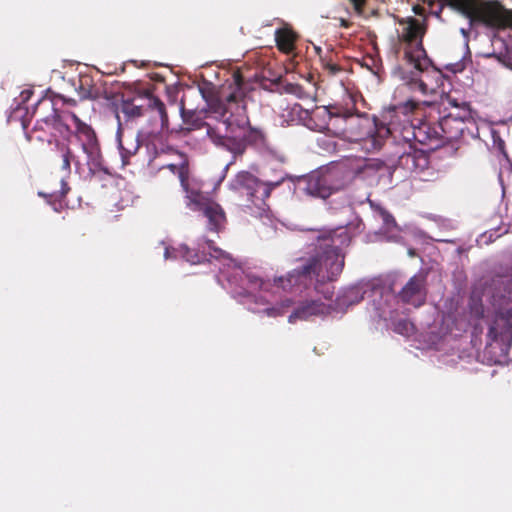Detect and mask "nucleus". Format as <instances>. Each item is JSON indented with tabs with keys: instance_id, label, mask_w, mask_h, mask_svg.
<instances>
[{
	"instance_id": "1",
	"label": "nucleus",
	"mask_w": 512,
	"mask_h": 512,
	"mask_svg": "<svg viewBox=\"0 0 512 512\" xmlns=\"http://www.w3.org/2000/svg\"><path fill=\"white\" fill-rule=\"evenodd\" d=\"M351 234L346 227L324 230L316 242L309 247L307 256L298 259L299 265L285 277L274 280L284 291L295 286H307L315 282V290L326 300L334 295V286L327 285L338 279L345 265L343 249L351 243Z\"/></svg>"
},
{
	"instance_id": "2",
	"label": "nucleus",
	"mask_w": 512,
	"mask_h": 512,
	"mask_svg": "<svg viewBox=\"0 0 512 512\" xmlns=\"http://www.w3.org/2000/svg\"><path fill=\"white\" fill-rule=\"evenodd\" d=\"M424 34H396L390 39V52L404 61L395 74L411 89L423 94L442 84V72L435 68L423 47Z\"/></svg>"
},
{
	"instance_id": "3",
	"label": "nucleus",
	"mask_w": 512,
	"mask_h": 512,
	"mask_svg": "<svg viewBox=\"0 0 512 512\" xmlns=\"http://www.w3.org/2000/svg\"><path fill=\"white\" fill-rule=\"evenodd\" d=\"M71 112L60 111L50 98H42L37 101L33 117L36 118L33 129L27 133V139H35L54 145L59 158V167L66 175L71 173V165L74 164L77 172L82 165L70 147L73 131L70 128Z\"/></svg>"
},
{
	"instance_id": "4",
	"label": "nucleus",
	"mask_w": 512,
	"mask_h": 512,
	"mask_svg": "<svg viewBox=\"0 0 512 512\" xmlns=\"http://www.w3.org/2000/svg\"><path fill=\"white\" fill-rule=\"evenodd\" d=\"M220 116L214 127H208V137L216 146L224 147L237 156L242 155L249 145L262 147L266 144L265 133L252 127L244 112L229 113L224 108Z\"/></svg>"
},
{
	"instance_id": "5",
	"label": "nucleus",
	"mask_w": 512,
	"mask_h": 512,
	"mask_svg": "<svg viewBox=\"0 0 512 512\" xmlns=\"http://www.w3.org/2000/svg\"><path fill=\"white\" fill-rule=\"evenodd\" d=\"M136 98L122 99L116 107L118 131H122L123 125H129L140 117L146 116L150 122V128H142L138 137L147 141V146L156 149V142L169 130V120L165 104L153 95L147 97V106L137 103Z\"/></svg>"
},
{
	"instance_id": "6",
	"label": "nucleus",
	"mask_w": 512,
	"mask_h": 512,
	"mask_svg": "<svg viewBox=\"0 0 512 512\" xmlns=\"http://www.w3.org/2000/svg\"><path fill=\"white\" fill-rule=\"evenodd\" d=\"M439 16L444 6L459 12L473 26H480L494 31L512 30V9L505 7L499 0H438Z\"/></svg>"
},
{
	"instance_id": "7",
	"label": "nucleus",
	"mask_w": 512,
	"mask_h": 512,
	"mask_svg": "<svg viewBox=\"0 0 512 512\" xmlns=\"http://www.w3.org/2000/svg\"><path fill=\"white\" fill-rule=\"evenodd\" d=\"M446 101L449 106L457 111L449 112L438 121L443 145L452 144L454 146V143L460 140L465 141L466 139L474 138L478 128L472 117L470 105L467 102L460 104L450 96H447Z\"/></svg>"
},
{
	"instance_id": "8",
	"label": "nucleus",
	"mask_w": 512,
	"mask_h": 512,
	"mask_svg": "<svg viewBox=\"0 0 512 512\" xmlns=\"http://www.w3.org/2000/svg\"><path fill=\"white\" fill-rule=\"evenodd\" d=\"M332 194L349 188L357 178H367L375 171L369 159L347 158L323 167Z\"/></svg>"
},
{
	"instance_id": "9",
	"label": "nucleus",
	"mask_w": 512,
	"mask_h": 512,
	"mask_svg": "<svg viewBox=\"0 0 512 512\" xmlns=\"http://www.w3.org/2000/svg\"><path fill=\"white\" fill-rule=\"evenodd\" d=\"M286 177L280 176L274 181H262L248 171H240L236 174L232 187L246 201L260 210H265L267 207V199L270 197L271 192L279 187Z\"/></svg>"
},
{
	"instance_id": "10",
	"label": "nucleus",
	"mask_w": 512,
	"mask_h": 512,
	"mask_svg": "<svg viewBox=\"0 0 512 512\" xmlns=\"http://www.w3.org/2000/svg\"><path fill=\"white\" fill-rule=\"evenodd\" d=\"M71 121L75 126L73 135H75L83 152L87 155L91 179L100 178L101 174L110 175L109 169L104 165L100 144L95 131L91 126L81 121L76 114H71Z\"/></svg>"
},
{
	"instance_id": "11",
	"label": "nucleus",
	"mask_w": 512,
	"mask_h": 512,
	"mask_svg": "<svg viewBox=\"0 0 512 512\" xmlns=\"http://www.w3.org/2000/svg\"><path fill=\"white\" fill-rule=\"evenodd\" d=\"M186 206L199 212L207 219V228L212 232H220L226 224V214L219 203L213 200L208 194L195 188L185 195Z\"/></svg>"
},
{
	"instance_id": "12",
	"label": "nucleus",
	"mask_w": 512,
	"mask_h": 512,
	"mask_svg": "<svg viewBox=\"0 0 512 512\" xmlns=\"http://www.w3.org/2000/svg\"><path fill=\"white\" fill-rule=\"evenodd\" d=\"M299 110L305 114V125L312 131L329 133L332 130L331 121L336 118L351 119L353 113L340 106L316 107L311 112L302 110L300 105H295L293 111Z\"/></svg>"
},
{
	"instance_id": "13",
	"label": "nucleus",
	"mask_w": 512,
	"mask_h": 512,
	"mask_svg": "<svg viewBox=\"0 0 512 512\" xmlns=\"http://www.w3.org/2000/svg\"><path fill=\"white\" fill-rule=\"evenodd\" d=\"M403 137L407 142L414 140L429 150H436L444 146L438 123L421 122L418 126L409 125L404 127Z\"/></svg>"
},
{
	"instance_id": "14",
	"label": "nucleus",
	"mask_w": 512,
	"mask_h": 512,
	"mask_svg": "<svg viewBox=\"0 0 512 512\" xmlns=\"http://www.w3.org/2000/svg\"><path fill=\"white\" fill-rule=\"evenodd\" d=\"M491 342H501L510 346L512 342V306L496 312L489 327L488 334Z\"/></svg>"
},
{
	"instance_id": "15",
	"label": "nucleus",
	"mask_w": 512,
	"mask_h": 512,
	"mask_svg": "<svg viewBox=\"0 0 512 512\" xmlns=\"http://www.w3.org/2000/svg\"><path fill=\"white\" fill-rule=\"evenodd\" d=\"M399 299L416 308L422 306L427 298V277L423 273L412 276L398 294Z\"/></svg>"
},
{
	"instance_id": "16",
	"label": "nucleus",
	"mask_w": 512,
	"mask_h": 512,
	"mask_svg": "<svg viewBox=\"0 0 512 512\" xmlns=\"http://www.w3.org/2000/svg\"><path fill=\"white\" fill-rule=\"evenodd\" d=\"M491 43V51L484 53L486 57H495L504 67L512 71V34L502 37L501 34H484Z\"/></svg>"
},
{
	"instance_id": "17",
	"label": "nucleus",
	"mask_w": 512,
	"mask_h": 512,
	"mask_svg": "<svg viewBox=\"0 0 512 512\" xmlns=\"http://www.w3.org/2000/svg\"><path fill=\"white\" fill-rule=\"evenodd\" d=\"M429 156L423 149L414 148L409 145V150L404 151L398 157V167L410 173L419 174L429 167Z\"/></svg>"
},
{
	"instance_id": "18",
	"label": "nucleus",
	"mask_w": 512,
	"mask_h": 512,
	"mask_svg": "<svg viewBox=\"0 0 512 512\" xmlns=\"http://www.w3.org/2000/svg\"><path fill=\"white\" fill-rule=\"evenodd\" d=\"M339 299L335 306L325 304L318 300H310L301 303L288 317L289 323H295L298 320H307L312 316H322L329 314L336 306H340Z\"/></svg>"
},
{
	"instance_id": "19",
	"label": "nucleus",
	"mask_w": 512,
	"mask_h": 512,
	"mask_svg": "<svg viewBox=\"0 0 512 512\" xmlns=\"http://www.w3.org/2000/svg\"><path fill=\"white\" fill-rule=\"evenodd\" d=\"M160 152H176L179 156V159L175 163H169L163 165L161 169H169L173 174L177 175L180 181V185L185 192V195H188V191H193L195 188L190 185L189 176H190V168H189V160L188 157L174 150L172 147L159 148L156 146L155 153L158 154Z\"/></svg>"
},
{
	"instance_id": "20",
	"label": "nucleus",
	"mask_w": 512,
	"mask_h": 512,
	"mask_svg": "<svg viewBox=\"0 0 512 512\" xmlns=\"http://www.w3.org/2000/svg\"><path fill=\"white\" fill-rule=\"evenodd\" d=\"M304 181V191L308 195L321 199H327L333 195L323 168H320L307 175Z\"/></svg>"
},
{
	"instance_id": "21",
	"label": "nucleus",
	"mask_w": 512,
	"mask_h": 512,
	"mask_svg": "<svg viewBox=\"0 0 512 512\" xmlns=\"http://www.w3.org/2000/svg\"><path fill=\"white\" fill-rule=\"evenodd\" d=\"M70 82L81 100L96 99L100 94L94 78L90 74L80 73Z\"/></svg>"
},
{
	"instance_id": "22",
	"label": "nucleus",
	"mask_w": 512,
	"mask_h": 512,
	"mask_svg": "<svg viewBox=\"0 0 512 512\" xmlns=\"http://www.w3.org/2000/svg\"><path fill=\"white\" fill-rule=\"evenodd\" d=\"M299 34H275V43L277 49L290 56V64H296V57L298 56L297 41Z\"/></svg>"
},
{
	"instance_id": "23",
	"label": "nucleus",
	"mask_w": 512,
	"mask_h": 512,
	"mask_svg": "<svg viewBox=\"0 0 512 512\" xmlns=\"http://www.w3.org/2000/svg\"><path fill=\"white\" fill-rule=\"evenodd\" d=\"M180 113L184 124L187 126V130L199 129L201 127H206L208 130L209 126H215L203 121L201 111H198L197 109L186 108L183 100H181L180 103Z\"/></svg>"
},
{
	"instance_id": "24",
	"label": "nucleus",
	"mask_w": 512,
	"mask_h": 512,
	"mask_svg": "<svg viewBox=\"0 0 512 512\" xmlns=\"http://www.w3.org/2000/svg\"><path fill=\"white\" fill-rule=\"evenodd\" d=\"M353 5L354 16L368 20L371 17H378V10L375 7V0H349Z\"/></svg>"
},
{
	"instance_id": "25",
	"label": "nucleus",
	"mask_w": 512,
	"mask_h": 512,
	"mask_svg": "<svg viewBox=\"0 0 512 512\" xmlns=\"http://www.w3.org/2000/svg\"><path fill=\"white\" fill-rule=\"evenodd\" d=\"M181 252L183 258L192 265L201 264L205 261L210 262V259L207 258V252L204 248L200 250V248L192 249L187 246H183L181 247Z\"/></svg>"
},
{
	"instance_id": "26",
	"label": "nucleus",
	"mask_w": 512,
	"mask_h": 512,
	"mask_svg": "<svg viewBox=\"0 0 512 512\" xmlns=\"http://www.w3.org/2000/svg\"><path fill=\"white\" fill-rule=\"evenodd\" d=\"M206 245L209 250L207 252V258L210 259V261L212 259L219 260L224 263L232 261L230 254L220 248H217L212 240H207Z\"/></svg>"
},
{
	"instance_id": "27",
	"label": "nucleus",
	"mask_w": 512,
	"mask_h": 512,
	"mask_svg": "<svg viewBox=\"0 0 512 512\" xmlns=\"http://www.w3.org/2000/svg\"><path fill=\"white\" fill-rule=\"evenodd\" d=\"M117 135H118L119 148L121 150V155H122L124 162L126 159H128L130 156L134 155L137 152V150L139 149V146H140L139 140L145 141L147 143L146 140H143L141 137L137 136V139L135 142L131 143V145H128V147H125L123 140L121 138V131H117Z\"/></svg>"
},
{
	"instance_id": "28",
	"label": "nucleus",
	"mask_w": 512,
	"mask_h": 512,
	"mask_svg": "<svg viewBox=\"0 0 512 512\" xmlns=\"http://www.w3.org/2000/svg\"><path fill=\"white\" fill-rule=\"evenodd\" d=\"M391 133L390 128L386 126H381L377 129V135H369L371 137V141L373 142L374 149H380L383 145L384 137L388 136Z\"/></svg>"
},
{
	"instance_id": "29",
	"label": "nucleus",
	"mask_w": 512,
	"mask_h": 512,
	"mask_svg": "<svg viewBox=\"0 0 512 512\" xmlns=\"http://www.w3.org/2000/svg\"><path fill=\"white\" fill-rule=\"evenodd\" d=\"M413 330H414L413 324L406 319H401L394 324V331L401 335L408 336L413 332Z\"/></svg>"
},
{
	"instance_id": "30",
	"label": "nucleus",
	"mask_w": 512,
	"mask_h": 512,
	"mask_svg": "<svg viewBox=\"0 0 512 512\" xmlns=\"http://www.w3.org/2000/svg\"><path fill=\"white\" fill-rule=\"evenodd\" d=\"M267 26L273 28V32H295L291 24L283 21L282 19L275 18L270 24Z\"/></svg>"
},
{
	"instance_id": "31",
	"label": "nucleus",
	"mask_w": 512,
	"mask_h": 512,
	"mask_svg": "<svg viewBox=\"0 0 512 512\" xmlns=\"http://www.w3.org/2000/svg\"><path fill=\"white\" fill-rule=\"evenodd\" d=\"M246 280L248 288L251 290H260L264 288V281L256 275L247 274Z\"/></svg>"
},
{
	"instance_id": "32",
	"label": "nucleus",
	"mask_w": 512,
	"mask_h": 512,
	"mask_svg": "<svg viewBox=\"0 0 512 512\" xmlns=\"http://www.w3.org/2000/svg\"><path fill=\"white\" fill-rule=\"evenodd\" d=\"M466 68V62L460 59L454 63L445 64L444 69L452 74L463 72Z\"/></svg>"
},
{
	"instance_id": "33",
	"label": "nucleus",
	"mask_w": 512,
	"mask_h": 512,
	"mask_svg": "<svg viewBox=\"0 0 512 512\" xmlns=\"http://www.w3.org/2000/svg\"><path fill=\"white\" fill-rule=\"evenodd\" d=\"M285 89L288 93H291L298 98L302 99L308 97V94L305 92L304 88L299 84L289 83L286 85Z\"/></svg>"
},
{
	"instance_id": "34",
	"label": "nucleus",
	"mask_w": 512,
	"mask_h": 512,
	"mask_svg": "<svg viewBox=\"0 0 512 512\" xmlns=\"http://www.w3.org/2000/svg\"><path fill=\"white\" fill-rule=\"evenodd\" d=\"M292 300L291 299H285L281 302V306L279 308L277 307H273V308H270V309H267V314L269 316H279V315H282L284 313V309L285 308H289L291 305H292Z\"/></svg>"
},
{
	"instance_id": "35",
	"label": "nucleus",
	"mask_w": 512,
	"mask_h": 512,
	"mask_svg": "<svg viewBox=\"0 0 512 512\" xmlns=\"http://www.w3.org/2000/svg\"><path fill=\"white\" fill-rule=\"evenodd\" d=\"M470 311L471 314L477 319H480L484 316V308L480 302H473L470 305Z\"/></svg>"
},
{
	"instance_id": "36",
	"label": "nucleus",
	"mask_w": 512,
	"mask_h": 512,
	"mask_svg": "<svg viewBox=\"0 0 512 512\" xmlns=\"http://www.w3.org/2000/svg\"><path fill=\"white\" fill-rule=\"evenodd\" d=\"M324 70L331 76L338 74L341 71V67L333 62H326L324 64Z\"/></svg>"
},
{
	"instance_id": "37",
	"label": "nucleus",
	"mask_w": 512,
	"mask_h": 512,
	"mask_svg": "<svg viewBox=\"0 0 512 512\" xmlns=\"http://www.w3.org/2000/svg\"><path fill=\"white\" fill-rule=\"evenodd\" d=\"M61 183H62V191H61V193H60L59 197H64V196L66 195V193L68 192L69 187H68V185H67V183H66V182L61 181ZM38 195H39V196H41V197H43V198H46V199H48V198H54V197H55V198H58V195H55V194H49V195H48V194H45V193H43V192H39V193H38Z\"/></svg>"
},
{
	"instance_id": "38",
	"label": "nucleus",
	"mask_w": 512,
	"mask_h": 512,
	"mask_svg": "<svg viewBox=\"0 0 512 512\" xmlns=\"http://www.w3.org/2000/svg\"><path fill=\"white\" fill-rule=\"evenodd\" d=\"M419 106V103L414 100H407L402 107H399L400 109H403L405 112H413L416 110Z\"/></svg>"
},
{
	"instance_id": "39",
	"label": "nucleus",
	"mask_w": 512,
	"mask_h": 512,
	"mask_svg": "<svg viewBox=\"0 0 512 512\" xmlns=\"http://www.w3.org/2000/svg\"><path fill=\"white\" fill-rule=\"evenodd\" d=\"M382 217H383L385 224H387V225L395 224L394 217L387 211H382Z\"/></svg>"
},
{
	"instance_id": "40",
	"label": "nucleus",
	"mask_w": 512,
	"mask_h": 512,
	"mask_svg": "<svg viewBox=\"0 0 512 512\" xmlns=\"http://www.w3.org/2000/svg\"><path fill=\"white\" fill-rule=\"evenodd\" d=\"M237 100V96L234 94V93H231L229 94L227 97H226V101L228 103H231V102H235Z\"/></svg>"
},
{
	"instance_id": "41",
	"label": "nucleus",
	"mask_w": 512,
	"mask_h": 512,
	"mask_svg": "<svg viewBox=\"0 0 512 512\" xmlns=\"http://www.w3.org/2000/svg\"><path fill=\"white\" fill-rule=\"evenodd\" d=\"M341 27L345 28V29H348V28L351 27V25H350V23L347 20L341 19Z\"/></svg>"
},
{
	"instance_id": "42",
	"label": "nucleus",
	"mask_w": 512,
	"mask_h": 512,
	"mask_svg": "<svg viewBox=\"0 0 512 512\" xmlns=\"http://www.w3.org/2000/svg\"><path fill=\"white\" fill-rule=\"evenodd\" d=\"M404 32L411 33V32H420V31L416 30V29H413L412 27H407Z\"/></svg>"
},
{
	"instance_id": "43",
	"label": "nucleus",
	"mask_w": 512,
	"mask_h": 512,
	"mask_svg": "<svg viewBox=\"0 0 512 512\" xmlns=\"http://www.w3.org/2000/svg\"><path fill=\"white\" fill-rule=\"evenodd\" d=\"M164 256H165V258H166V259H168V258H170V257H171V256H170V250H169V248H165Z\"/></svg>"
},
{
	"instance_id": "44",
	"label": "nucleus",
	"mask_w": 512,
	"mask_h": 512,
	"mask_svg": "<svg viewBox=\"0 0 512 512\" xmlns=\"http://www.w3.org/2000/svg\"><path fill=\"white\" fill-rule=\"evenodd\" d=\"M63 100H64L65 102H68V103L72 104V105H75V104H76L75 100H73V99H69V100L63 99Z\"/></svg>"
}]
</instances>
